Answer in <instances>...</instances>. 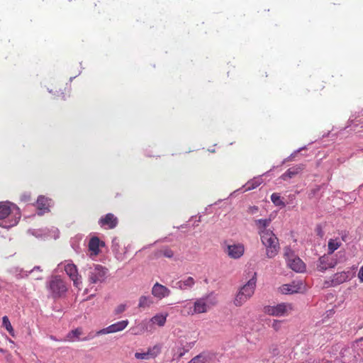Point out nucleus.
I'll use <instances>...</instances> for the list:
<instances>
[{
    "label": "nucleus",
    "mask_w": 363,
    "mask_h": 363,
    "mask_svg": "<svg viewBox=\"0 0 363 363\" xmlns=\"http://www.w3.org/2000/svg\"><path fill=\"white\" fill-rule=\"evenodd\" d=\"M218 303V299L213 292L205 294L196 298L193 303V308L190 313H206Z\"/></svg>",
    "instance_id": "nucleus-1"
},
{
    "label": "nucleus",
    "mask_w": 363,
    "mask_h": 363,
    "mask_svg": "<svg viewBox=\"0 0 363 363\" xmlns=\"http://www.w3.org/2000/svg\"><path fill=\"white\" fill-rule=\"evenodd\" d=\"M257 283V273L254 272L250 280L243 285L238 292L234 304L236 306H242L254 294Z\"/></svg>",
    "instance_id": "nucleus-2"
},
{
    "label": "nucleus",
    "mask_w": 363,
    "mask_h": 363,
    "mask_svg": "<svg viewBox=\"0 0 363 363\" xmlns=\"http://www.w3.org/2000/svg\"><path fill=\"white\" fill-rule=\"evenodd\" d=\"M262 244L266 250V257L269 259L276 257L280 250L279 239L272 232H265L260 236Z\"/></svg>",
    "instance_id": "nucleus-3"
},
{
    "label": "nucleus",
    "mask_w": 363,
    "mask_h": 363,
    "mask_svg": "<svg viewBox=\"0 0 363 363\" xmlns=\"http://www.w3.org/2000/svg\"><path fill=\"white\" fill-rule=\"evenodd\" d=\"M284 257L286 260L287 266L290 269L296 272H303L305 271V264L295 255L294 252L289 247H284Z\"/></svg>",
    "instance_id": "nucleus-4"
},
{
    "label": "nucleus",
    "mask_w": 363,
    "mask_h": 363,
    "mask_svg": "<svg viewBox=\"0 0 363 363\" xmlns=\"http://www.w3.org/2000/svg\"><path fill=\"white\" fill-rule=\"evenodd\" d=\"M48 288L54 298L62 297L67 291L65 282L58 276L51 277Z\"/></svg>",
    "instance_id": "nucleus-5"
},
{
    "label": "nucleus",
    "mask_w": 363,
    "mask_h": 363,
    "mask_svg": "<svg viewBox=\"0 0 363 363\" xmlns=\"http://www.w3.org/2000/svg\"><path fill=\"white\" fill-rule=\"evenodd\" d=\"M293 310L292 304L281 303L276 306H266L264 307V313L272 316H286Z\"/></svg>",
    "instance_id": "nucleus-6"
},
{
    "label": "nucleus",
    "mask_w": 363,
    "mask_h": 363,
    "mask_svg": "<svg viewBox=\"0 0 363 363\" xmlns=\"http://www.w3.org/2000/svg\"><path fill=\"white\" fill-rule=\"evenodd\" d=\"M60 266H63L65 272L73 281L74 286L80 290V286L82 284V277L78 273L77 266L69 262H65L64 263H61Z\"/></svg>",
    "instance_id": "nucleus-7"
},
{
    "label": "nucleus",
    "mask_w": 363,
    "mask_h": 363,
    "mask_svg": "<svg viewBox=\"0 0 363 363\" xmlns=\"http://www.w3.org/2000/svg\"><path fill=\"white\" fill-rule=\"evenodd\" d=\"M13 213H15V219L11 224V225H16L21 218L19 209L16 205L9 203H0V219H4Z\"/></svg>",
    "instance_id": "nucleus-8"
},
{
    "label": "nucleus",
    "mask_w": 363,
    "mask_h": 363,
    "mask_svg": "<svg viewBox=\"0 0 363 363\" xmlns=\"http://www.w3.org/2000/svg\"><path fill=\"white\" fill-rule=\"evenodd\" d=\"M108 269L100 265L94 264L93 267H89V281L91 284H96L102 282L106 277Z\"/></svg>",
    "instance_id": "nucleus-9"
},
{
    "label": "nucleus",
    "mask_w": 363,
    "mask_h": 363,
    "mask_svg": "<svg viewBox=\"0 0 363 363\" xmlns=\"http://www.w3.org/2000/svg\"><path fill=\"white\" fill-rule=\"evenodd\" d=\"M225 252L232 259L240 258L245 252V246L242 243H233L227 245Z\"/></svg>",
    "instance_id": "nucleus-10"
},
{
    "label": "nucleus",
    "mask_w": 363,
    "mask_h": 363,
    "mask_svg": "<svg viewBox=\"0 0 363 363\" xmlns=\"http://www.w3.org/2000/svg\"><path fill=\"white\" fill-rule=\"evenodd\" d=\"M128 320H123L113 323L106 328L101 329L97 332V335H104L113 333L123 330L128 325Z\"/></svg>",
    "instance_id": "nucleus-11"
},
{
    "label": "nucleus",
    "mask_w": 363,
    "mask_h": 363,
    "mask_svg": "<svg viewBox=\"0 0 363 363\" xmlns=\"http://www.w3.org/2000/svg\"><path fill=\"white\" fill-rule=\"evenodd\" d=\"M337 265V260L330 255H324L319 258L318 269L324 272L328 269L333 268Z\"/></svg>",
    "instance_id": "nucleus-12"
},
{
    "label": "nucleus",
    "mask_w": 363,
    "mask_h": 363,
    "mask_svg": "<svg viewBox=\"0 0 363 363\" xmlns=\"http://www.w3.org/2000/svg\"><path fill=\"white\" fill-rule=\"evenodd\" d=\"M349 272H341L336 273L334 274L331 280L325 281L324 286L331 287L341 284L345 282L349 279Z\"/></svg>",
    "instance_id": "nucleus-13"
},
{
    "label": "nucleus",
    "mask_w": 363,
    "mask_h": 363,
    "mask_svg": "<svg viewBox=\"0 0 363 363\" xmlns=\"http://www.w3.org/2000/svg\"><path fill=\"white\" fill-rule=\"evenodd\" d=\"M118 220L116 216H115L113 213H107L104 216H102L99 220V223L101 227L105 228L106 229H113L116 228L118 225Z\"/></svg>",
    "instance_id": "nucleus-14"
},
{
    "label": "nucleus",
    "mask_w": 363,
    "mask_h": 363,
    "mask_svg": "<svg viewBox=\"0 0 363 363\" xmlns=\"http://www.w3.org/2000/svg\"><path fill=\"white\" fill-rule=\"evenodd\" d=\"M170 290L164 285L157 282L152 288V294L158 299H162L169 296Z\"/></svg>",
    "instance_id": "nucleus-15"
},
{
    "label": "nucleus",
    "mask_w": 363,
    "mask_h": 363,
    "mask_svg": "<svg viewBox=\"0 0 363 363\" xmlns=\"http://www.w3.org/2000/svg\"><path fill=\"white\" fill-rule=\"evenodd\" d=\"M271 221V218L258 219L255 221L259 236L263 235V233H265V232H272V230L267 229Z\"/></svg>",
    "instance_id": "nucleus-16"
},
{
    "label": "nucleus",
    "mask_w": 363,
    "mask_h": 363,
    "mask_svg": "<svg viewBox=\"0 0 363 363\" xmlns=\"http://www.w3.org/2000/svg\"><path fill=\"white\" fill-rule=\"evenodd\" d=\"M195 284V280L191 277H188L184 279L180 280L176 283V288L182 291L191 289Z\"/></svg>",
    "instance_id": "nucleus-17"
},
{
    "label": "nucleus",
    "mask_w": 363,
    "mask_h": 363,
    "mask_svg": "<svg viewBox=\"0 0 363 363\" xmlns=\"http://www.w3.org/2000/svg\"><path fill=\"white\" fill-rule=\"evenodd\" d=\"M104 242L100 241L99 238L93 237L90 239L89 242V250L91 252L92 254L96 255L99 252V247L104 246Z\"/></svg>",
    "instance_id": "nucleus-18"
},
{
    "label": "nucleus",
    "mask_w": 363,
    "mask_h": 363,
    "mask_svg": "<svg viewBox=\"0 0 363 363\" xmlns=\"http://www.w3.org/2000/svg\"><path fill=\"white\" fill-rule=\"evenodd\" d=\"M303 169V165L299 164L292 167L288 169L284 174H282L281 177L283 179L286 180L288 179L293 178L298 174H299Z\"/></svg>",
    "instance_id": "nucleus-19"
},
{
    "label": "nucleus",
    "mask_w": 363,
    "mask_h": 363,
    "mask_svg": "<svg viewBox=\"0 0 363 363\" xmlns=\"http://www.w3.org/2000/svg\"><path fill=\"white\" fill-rule=\"evenodd\" d=\"M168 316V314H162L158 313L154 315L150 320V322L152 323V324L157 325L160 327H162L165 325L167 321V317Z\"/></svg>",
    "instance_id": "nucleus-20"
},
{
    "label": "nucleus",
    "mask_w": 363,
    "mask_h": 363,
    "mask_svg": "<svg viewBox=\"0 0 363 363\" xmlns=\"http://www.w3.org/2000/svg\"><path fill=\"white\" fill-rule=\"evenodd\" d=\"M153 303L154 301L151 296H141L139 298L138 307L143 309L148 308L153 304Z\"/></svg>",
    "instance_id": "nucleus-21"
},
{
    "label": "nucleus",
    "mask_w": 363,
    "mask_h": 363,
    "mask_svg": "<svg viewBox=\"0 0 363 363\" xmlns=\"http://www.w3.org/2000/svg\"><path fill=\"white\" fill-rule=\"evenodd\" d=\"M211 360V355L208 352H201L192 358L188 363H206Z\"/></svg>",
    "instance_id": "nucleus-22"
},
{
    "label": "nucleus",
    "mask_w": 363,
    "mask_h": 363,
    "mask_svg": "<svg viewBox=\"0 0 363 363\" xmlns=\"http://www.w3.org/2000/svg\"><path fill=\"white\" fill-rule=\"evenodd\" d=\"M174 252L169 247H162L155 252V257L159 258L165 257L167 258H172L174 256Z\"/></svg>",
    "instance_id": "nucleus-23"
},
{
    "label": "nucleus",
    "mask_w": 363,
    "mask_h": 363,
    "mask_svg": "<svg viewBox=\"0 0 363 363\" xmlns=\"http://www.w3.org/2000/svg\"><path fill=\"white\" fill-rule=\"evenodd\" d=\"M37 208L40 210H48L49 208V200L48 198L45 197L44 196H40L38 198L37 202H36Z\"/></svg>",
    "instance_id": "nucleus-24"
},
{
    "label": "nucleus",
    "mask_w": 363,
    "mask_h": 363,
    "mask_svg": "<svg viewBox=\"0 0 363 363\" xmlns=\"http://www.w3.org/2000/svg\"><path fill=\"white\" fill-rule=\"evenodd\" d=\"M82 333V330L79 328L72 330L67 335L65 340L70 342L78 340Z\"/></svg>",
    "instance_id": "nucleus-25"
},
{
    "label": "nucleus",
    "mask_w": 363,
    "mask_h": 363,
    "mask_svg": "<svg viewBox=\"0 0 363 363\" xmlns=\"http://www.w3.org/2000/svg\"><path fill=\"white\" fill-rule=\"evenodd\" d=\"M341 245V242L337 239H330L328 241V255H331L335 250L338 249Z\"/></svg>",
    "instance_id": "nucleus-26"
},
{
    "label": "nucleus",
    "mask_w": 363,
    "mask_h": 363,
    "mask_svg": "<svg viewBox=\"0 0 363 363\" xmlns=\"http://www.w3.org/2000/svg\"><path fill=\"white\" fill-rule=\"evenodd\" d=\"M280 291L284 294H294L298 292V289L293 284H284L280 287Z\"/></svg>",
    "instance_id": "nucleus-27"
},
{
    "label": "nucleus",
    "mask_w": 363,
    "mask_h": 363,
    "mask_svg": "<svg viewBox=\"0 0 363 363\" xmlns=\"http://www.w3.org/2000/svg\"><path fill=\"white\" fill-rule=\"evenodd\" d=\"M2 325L11 336H14L13 328L9 321V318L6 315L2 318Z\"/></svg>",
    "instance_id": "nucleus-28"
},
{
    "label": "nucleus",
    "mask_w": 363,
    "mask_h": 363,
    "mask_svg": "<svg viewBox=\"0 0 363 363\" xmlns=\"http://www.w3.org/2000/svg\"><path fill=\"white\" fill-rule=\"evenodd\" d=\"M161 352V347L159 345H155L152 347L148 348L147 353H148L150 358L156 357Z\"/></svg>",
    "instance_id": "nucleus-29"
},
{
    "label": "nucleus",
    "mask_w": 363,
    "mask_h": 363,
    "mask_svg": "<svg viewBox=\"0 0 363 363\" xmlns=\"http://www.w3.org/2000/svg\"><path fill=\"white\" fill-rule=\"evenodd\" d=\"M271 200L277 206H285V203L281 200L278 193H273L271 195Z\"/></svg>",
    "instance_id": "nucleus-30"
},
{
    "label": "nucleus",
    "mask_w": 363,
    "mask_h": 363,
    "mask_svg": "<svg viewBox=\"0 0 363 363\" xmlns=\"http://www.w3.org/2000/svg\"><path fill=\"white\" fill-rule=\"evenodd\" d=\"M260 184H261V182H260L259 179H255L253 180L248 182L246 184V189L247 190L254 189L257 188V186H259Z\"/></svg>",
    "instance_id": "nucleus-31"
},
{
    "label": "nucleus",
    "mask_w": 363,
    "mask_h": 363,
    "mask_svg": "<svg viewBox=\"0 0 363 363\" xmlns=\"http://www.w3.org/2000/svg\"><path fill=\"white\" fill-rule=\"evenodd\" d=\"M193 306H190L189 304H186L183 306V309L182 311V313L186 315H194L196 313H190L191 311H192Z\"/></svg>",
    "instance_id": "nucleus-32"
},
{
    "label": "nucleus",
    "mask_w": 363,
    "mask_h": 363,
    "mask_svg": "<svg viewBox=\"0 0 363 363\" xmlns=\"http://www.w3.org/2000/svg\"><path fill=\"white\" fill-rule=\"evenodd\" d=\"M126 310V305L124 303H121L118 305L114 311V313L116 315H119L122 313H123Z\"/></svg>",
    "instance_id": "nucleus-33"
},
{
    "label": "nucleus",
    "mask_w": 363,
    "mask_h": 363,
    "mask_svg": "<svg viewBox=\"0 0 363 363\" xmlns=\"http://www.w3.org/2000/svg\"><path fill=\"white\" fill-rule=\"evenodd\" d=\"M135 357L138 359H150L148 353L146 352H136Z\"/></svg>",
    "instance_id": "nucleus-34"
},
{
    "label": "nucleus",
    "mask_w": 363,
    "mask_h": 363,
    "mask_svg": "<svg viewBox=\"0 0 363 363\" xmlns=\"http://www.w3.org/2000/svg\"><path fill=\"white\" fill-rule=\"evenodd\" d=\"M281 321L279 320H274L272 324V328L276 331H278L281 328Z\"/></svg>",
    "instance_id": "nucleus-35"
},
{
    "label": "nucleus",
    "mask_w": 363,
    "mask_h": 363,
    "mask_svg": "<svg viewBox=\"0 0 363 363\" xmlns=\"http://www.w3.org/2000/svg\"><path fill=\"white\" fill-rule=\"evenodd\" d=\"M21 201H23L24 202L30 201V194H23L21 196Z\"/></svg>",
    "instance_id": "nucleus-36"
},
{
    "label": "nucleus",
    "mask_w": 363,
    "mask_h": 363,
    "mask_svg": "<svg viewBox=\"0 0 363 363\" xmlns=\"http://www.w3.org/2000/svg\"><path fill=\"white\" fill-rule=\"evenodd\" d=\"M358 278L361 282H363V266L360 267L358 272Z\"/></svg>",
    "instance_id": "nucleus-37"
},
{
    "label": "nucleus",
    "mask_w": 363,
    "mask_h": 363,
    "mask_svg": "<svg viewBox=\"0 0 363 363\" xmlns=\"http://www.w3.org/2000/svg\"><path fill=\"white\" fill-rule=\"evenodd\" d=\"M257 211H258V207H257V206H252V207L250 208V213H252V214L255 213L257 212Z\"/></svg>",
    "instance_id": "nucleus-38"
},
{
    "label": "nucleus",
    "mask_w": 363,
    "mask_h": 363,
    "mask_svg": "<svg viewBox=\"0 0 363 363\" xmlns=\"http://www.w3.org/2000/svg\"><path fill=\"white\" fill-rule=\"evenodd\" d=\"M143 330L145 331V330H147V323H143Z\"/></svg>",
    "instance_id": "nucleus-39"
},
{
    "label": "nucleus",
    "mask_w": 363,
    "mask_h": 363,
    "mask_svg": "<svg viewBox=\"0 0 363 363\" xmlns=\"http://www.w3.org/2000/svg\"><path fill=\"white\" fill-rule=\"evenodd\" d=\"M34 270H39V271H40V272L42 271V270L40 269V267H34V269H33V271H34Z\"/></svg>",
    "instance_id": "nucleus-40"
},
{
    "label": "nucleus",
    "mask_w": 363,
    "mask_h": 363,
    "mask_svg": "<svg viewBox=\"0 0 363 363\" xmlns=\"http://www.w3.org/2000/svg\"><path fill=\"white\" fill-rule=\"evenodd\" d=\"M0 352L1 353H4L5 352V350L2 348H0Z\"/></svg>",
    "instance_id": "nucleus-41"
},
{
    "label": "nucleus",
    "mask_w": 363,
    "mask_h": 363,
    "mask_svg": "<svg viewBox=\"0 0 363 363\" xmlns=\"http://www.w3.org/2000/svg\"><path fill=\"white\" fill-rule=\"evenodd\" d=\"M182 356H183V353H181V354H179V357H182Z\"/></svg>",
    "instance_id": "nucleus-42"
}]
</instances>
